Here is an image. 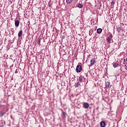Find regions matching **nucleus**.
<instances>
[{
	"label": "nucleus",
	"mask_w": 127,
	"mask_h": 127,
	"mask_svg": "<svg viewBox=\"0 0 127 127\" xmlns=\"http://www.w3.org/2000/svg\"><path fill=\"white\" fill-rule=\"evenodd\" d=\"M76 72H81L82 71V66L78 65L76 66Z\"/></svg>",
	"instance_id": "nucleus-1"
},
{
	"label": "nucleus",
	"mask_w": 127,
	"mask_h": 127,
	"mask_svg": "<svg viewBox=\"0 0 127 127\" xmlns=\"http://www.w3.org/2000/svg\"><path fill=\"white\" fill-rule=\"evenodd\" d=\"M89 106L90 105H89V103H88L84 102L83 104V107L84 109H88Z\"/></svg>",
	"instance_id": "nucleus-2"
},
{
	"label": "nucleus",
	"mask_w": 127,
	"mask_h": 127,
	"mask_svg": "<svg viewBox=\"0 0 127 127\" xmlns=\"http://www.w3.org/2000/svg\"><path fill=\"white\" fill-rule=\"evenodd\" d=\"M15 26L16 27H18V26H19V20H15Z\"/></svg>",
	"instance_id": "nucleus-3"
},
{
	"label": "nucleus",
	"mask_w": 127,
	"mask_h": 127,
	"mask_svg": "<svg viewBox=\"0 0 127 127\" xmlns=\"http://www.w3.org/2000/svg\"><path fill=\"white\" fill-rule=\"evenodd\" d=\"M100 126L101 127H106V123L104 121H102L101 123H100Z\"/></svg>",
	"instance_id": "nucleus-4"
},
{
	"label": "nucleus",
	"mask_w": 127,
	"mask_h": 127,
	"mask_svg": "<svg viewBox=\"0 0 127 127\" xmlns=\"http://www.w3.org/2000/svg\"><path fill=\"white\" fill-rule=\"evenodd\" d=\"M94 64H95V59H92L90 61V64L92 65Z\"/></svg>",
	"instance_id": "nucleus-5"
},
{
	"label": "nucleus",
	"mask_w": 127,
	"mask_h": 127,
	"mask_svg": "<svg viewBox=\"0 0 127 127\" xmlns=\"http://www.w3.org/2000/svg\"><path fill=\"white\" fill-rule=\"evenodd\" d=\"M121 30H122V27L120 26H117V31L118 32L121 31Z\"/></svg>",
	"instance_id": "nucleus-6"
},
{
	"label": "nucleus",
	"mask_w": 127,
	"mask_h": 127,
	"mask_svg": "<svg viewBox=\"0 0 127 127\" xmlns=\"http://www.w3.org/2000/svg\"><path fill=\"white\" fill-rule=\"evenodd\" d=\"M110 82H106V88H107V89H108V88H109L110 87Z\"/></svg>",
	"instance_id": "nucleus-7"
},
{
	"label": "nucleus",
	"mask_w": 127,
	"mask_h": 127,
	"mask_svg": "<svg viewBox=\"0 0 127 127\" xmlns=\"http://www.w3.org/2000/svg\"><path fill=\"white\" fill-rule=\"evenodd\" d=\"M102 31H103V30H102V29H101V28H98L97 30V33H101Z\"/></svg>",
	"instance_id": "nucleus-8"
},
{
	"label": "nucleus",
	"mask_w": 127,
	"mask_h": 127,
	"mask_svg": "<svg viewBox=\"0 0 127 127\" xmlns=\"http://www.w3.org/2000/svg\"><path fill=\"white\" fill-rule=\"evenodd\" d=\"M21 35H22V30L20 31L18 34V37H21Z\"/></svg>",
	"instance_id": "nucleus-9"
},
{
	"label": "nucleus",
	"mask_w": 127,
	"mask_h": 127,
	"mask_svg": "<svg viewBox=\"0 0 127 127\" xmlns=\"http://www.w3.org/2000/svg\"><path fill=\"white\" fill-rule=\"evenodd\" d=\"M124 64H125V67H127V58L124 60Z\"/></svg>",
	"instance_id": "nucleus-10"
},
{
	"label": "nucleus",
	"mask_w": 127,
	"mask_h": 127,
	"mask_svg": "<svg viewBox=\"0 0 127 127\" xmlns=\"http://www.w3.org/2000/svg\"><path fill=\"white\" fill-rule=\"evenodd\" d=\"M113 67L114 68H117L118 67H119V64H118V63H115L113 64Z\"/></svg>",
	"instance_id": "nucleus-11"
},
{
	"label": "nucleus",
	"mask_w": 127,
	"mask_h": 127,
	"mask_svg": "<svg viewBox=\"0 0 127 127\" xmlns=\"http://www.w3.org/2000/svg\"><path fill=\"white\" fill-rule=\"evenodd\" d=\"M77 7H78L79 8H82V7H83V4H82L81 3L78 4Z\"/></svg>",
	"instance_id": "nucleus-12"
},
{
	"label": "nucleus",
	"mask_w": 127,
	"mask_h": 127,
	"mask_svg": "<svg viewBox=\"0 0 127 127\" xmlns=\"http://www.w3.org/2000/svg\"><path fill=\"white\" fill-rule=\"evenodd\" d=\"M78 81H79V82H83V76H79L78 78Z\"/></svg>",
	"instance_id": "nucleus-13"
},
{
	"label": "nucleus",
	"mask_w": 127,
	"mask_h": 127,
	"mask_svg": "<svg viewBox=\"0 0 127 127\" xmlns=\"http://www.w3.org/2000/svg\"><path fill=\"white\" fill-rule=\"evenodd\" d=\"M112 36H110V37H109L108 38H107V41L110 43L111 42V40L112 39Z\"/></svg>",
	"instance_id": "nucleus-14"
},
{
	"label": "nucleus",
	"mask_w": 127,
	"mask_h": 127,
	"mask_svg": "<svg viewBox=\"0 0 127 127\" xmlns=\"http://www.w3.org/2000/svg\"><path fill=\"white\" fill-rule=\"evenodd\" d=\"M3 115H5V113H4V112H0V117H1V118L3 117Z\"/></svg>",
	"instance_id": "nucleus-15"
},
{
	"label": "nucleus",
	"mask_w": 127,
	"mask_h": 127,
	"mask_svg": "<svg viewBox=\"0 0 127 127\" xmlns=\"http://www.w3.org/2000/svg\"><path fill=\"white\" fill-rule=\"evenodd\" d=\"M66 3H71L73 1V0H66Z\"/></svg>",
	"instance_id": "nucleus-16"
},
{
	"label": "nucleus",
	"mask_w": 127,
	"mask_h": 127,
	"mask_svg": "<svg viewBox=\"0 0 127 127\" xmlns=\"http://www.w3.org/2000/svg\"><path fill=\"white\" fill-rule=\"evenodd\" d=\"M41 41V39H38V41H37V43L39 45H40V42Z\"/></svg>",
	"instance_id": "nucleus-17"
},
{
	"label": "nucleus",
	"mask_w": 127,
	"mask_h": 127,
	"mask_svg": "<svg viewBox=\"0 0 127 127\" xmlns=\"http://www.w3.org/2000/svg\"><path fill=\"white\" fill-rule=\"evenodd\" d=\"M74 86L75 87H79V82L75 83Z\"/></svg>",
	"instance_id": "nucleus-18"
},
{
	"label": "nucleus",
	"mask_w": 127,
	"mask_h": 127,
	"mask_svg": "<svg viewBox=\"0 0 127 127\" xmlns=\"http://www.w3.org/2000/svg\"><path fill=\"white\" fill-rule=\"evenodd\" d=\"M63 116L65 118L66 117V113L63 112Z\"/></svg>",
	"instance_id": "nucleus-19"
},
{
	"label": "nucleus",
	"mask_w": 127,
	"mask_h": 127,
	"mask_svg": "<svg viewBox=\"0 0 127 127\" xmlns=\"http://www.w3.org/2000/svg\"><path fill=\"white\" fill-rule=\"evenodd\" d=\"M111 4H115V2H114V1L112 2Z\"/></svg>",
	"instance_id": "nucleus-20"
}]
</instances>
